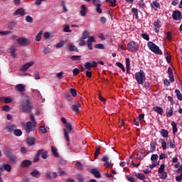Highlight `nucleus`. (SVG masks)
<instances>
[{"label": "nucleus", "mask_w": 182, "mask_h": 182, "mask_svg": "<svg viewBox=\"0 0 182 182\" xmlns=\"http://www.w3.org/2000/svg\"><path fill=\"white\" fill-rule=\"evenodd\" d=\"M61 122L65 124V129H63L64 132V138L65 140L68 142L70 141L69 134H70L73 132L72 124L70 123H68L65 117L61 118Z\"/></svg>", "instance_id": "obj_1"}, {"label": "nucleus", "mask_w": 182, "mask_h": 182, "mask_svg": "<svg viewBox=\"0 0 182 182\" xmlns=\"http://www.w3.org/2000/svg\"><path fill=\"white\" fill-rule=\"evenodd\" d=\"M32 107H33V105H32L31 98H29V97H25L21 105L22 111L26 113H29L31 110H32Z\"/></svg>", "instance_id": "obj_2"}, {"label": "nucleus", "mask_w": 182, "mask_h": 182, "mask_svg": "<svg viewBox=\"0 0 182 182\" xmlns=\"http://www.w3.org/2000/svg\"><path fill=\"white\" fill-rule=\"evenodd\" d=\"M30 119L31 122H28L26 124V132L29 134L31 132H33L36 127V121L35 120V117L31 114L30 115Z\"/></svg>", "instance_id": "obj_3"}, {"label": "nucleus", "mask_w": 182, "mask_h": 182, "mask_svg": "<svg viewBox=\"0 0 182 182\" xmlns=\"http://www.w3.org/2000/svg\"><path fill=\"white\" fill-rule=\"evenodd\" d=\"M147 46L151 52L156 53V55H163V51L160 50V47L156 45L154 43L149 41L147 43Z\"/></svg>", "instance_id": "obj_4"}, {"label": "nucleus", "mask_w": 182, "mask_h": 182, "mask_svg": "<svg viewBox=\"0 0 182 182\" xmlns=\"http://www.w3.org/2000/svg\"><path fill=\"white\" fill-rule=\"evenodd\" d=\"M135 80L139 85H143L146 82V75L144 71L140 70L135 73Z\"/></svg>", "instance_id": "obj_5"}, {"label": "nucleus", "mask_w": 182, "mask_h": 182, "mask_svg": "<svg viewBox=\"0 0 182 182\" xmlns=\"http://www.w3.org/2000/svg\"><path fill=\"white\" fill-rule=\"evenodd\" d=\"M4 154L7 159L11 161V163H16L18 161V159H16V156L11 153V149H6L4 151Z\"/></svg>", "instance_id": "obj_6"}, {"label": "nucleus", "mask_w": 182, "mask_h": 182, "mask_svg": "<svg viewBox=\"0 0 182 182\" xmlns=\"http://www.w3.org/2000/svg\"><path fill=\"white\" fill-rule=\"evenodd\" d=\"M166 166L164 164H161L158 170V174L159 178L162 180H166L167 178V172L164 171Z\"/></svg>", "instance_id": "obj_7"}, {"label": "nucleus", "mask_w": 182, "mask_h": 182, "mask_svg": "<svg viewBox=\"0 0 182 182\" xmlns=\"http://www.w3.org/2000/svg\"><path fill=\"white\" fill-rule=\"evenodd\" d=\"M128 50L129 52H137L139 50V44L134 41H131L127 45Z\"/></svg>", "instance_id": "obj_8"}, {"label": "nucleus", "mask_w": 182, "mask_h": 182, "mask_svg": "<svg viewBox=\"0 0 182 182\" xmlns=\"http://www.w3.org/2000/svg\"><path fill=\"white\" fill-rule=\"evenodd\" d=\"M16 42L18 45H21V46H28L30 43L29 40H28V38H25V37H20L17 38Z\"/></svg>", "instance_id": "obj_9"}, {"label": "nucleus", "mask_w": 182, "mask_h": 182, "mask_svg": "<svg viewBox=\"0 0 182 182\" xmlns=\"http://www.w3.org/2000/svg\"><path fill=\"white\" fill-rule=\"evenodd\" d=\"M93 42H96L95 37L92 36H88L87 40V45L90 50H93V46H92Z\"/></svg>", "instance_id": "obj_10"}, {"label": "nucleus", "mask_w": 182, "mask_h": 182, "mask_svg": "<svg viewBox=\"0 0 182 182\" xmlns=\"http://www.w3.org/2000/svg\"><path fill=\"white\" fill-rule=\"evenodd\" d=\"M15 129H16V127L12 123H7L5 125V130H6L7 133H13Z\"/></svg>", "instance_id": "obj_11"}, {"label": "nucleus", "mask_w": 182, "mask_h": 182, "mask_svg": "<svg viewBox=\"0 0 182 182\" xmlns=\"http://www.w3.org/2000/svg\"><path fill=\"white\" fill-rule=\"evenodd\" d=\"M154 28L155 33L160 32V28H161V21L159 19L154 22Z\"/></svg>", "instance_id": "obj_12"}, {"label": "nucleus", "mask_w": 182, "mask_h": 182, "mask_svg": "<svg viewBox=\"0 0 182 182\" xmlns=\"http://www.w3.org/2000/svg\"><path fill=\"white\" fill-rule=\"evenodd\" d=\"M88 171L91 173V174H93L96 178H100L102 177V174H100V171H99L97 168H92L91 171L88 169Z\"/></svg>", "instance_id": "obj_13"}, {"label": "nucleus", "mask_w": 182, "mask_h": 182, "mask_svg": "<svg viewBox=\"0 0 182 182\" xmlns=\"http://www.w3.org/2000/svg\"><path fill=\"white\" fill-rule=\"evenodd\" d=\"M172 18L174 21H180L181 19V11H175L172 14Z\"/></svg>", "instance_id": "obj_14"}, {"label": "nucleus", "mask_w": 182, "mask_h": 182, "mask_svg": "<svg viewBox=\"0 0 182 182\" xmlns=\"http://www.w3.org/2000/svg\"><path fill=\"white\" fill-rule=\"evenodd\" d=\"M25 88L26 86L23 84H18L14 87L15 90H16L17 92H20L21 93H23L26 90Z\"/></svg>", "instance_id": "obj_15"}, {"label": "nucleus", "mask_w": 182, "mask_h": 182, "mask_svg": "<svg viewBox=\"0 0 182 182\" xmlns=\"http://www.w3.org/2000/svg\"><path fill=\"white\" fill-rule=\"evenodd\" d=\"M0 102H4V103L9 104L14 102V97H1Z\"/></svg>", "instance_id": "obj_16"}, {"label": "nucleus", "mask_w": 182, "mask_h": 182, "mask_svg": "<svg viewBox=\"0 0 182 182\" xmlns=\"http://www.w3.org/2000/svg\"><path fill=\"white\" fill-rule=\"evenodd\" d=\"M86 14H87V8L85 4L80 6V16H86Z\"/></svg>", "instance_id": "obj_17"}, {"label": "nucleus", "mask_w": 182, "mask_h": 182, "mask_svg": "<svg viewBox=\"0 0 182 182\" xmlns=\"http://www.w3.org/2000/svg\"><path fill=\"white\" fill-rule=\"evenodd\" d=\"M15 16L20 15V16H24L25 15V9L23 8H20L18 9L15 12H14Z\"/></svg>", "instance_id": "obj_18"}, {"label": "nucleus", "mask_w": 182, "mask_h": 182, "mask_svg": "<svg viewBox=\"0 0 182 182\" xmlns=\"http://www.w3.org/2000/svg\"><path fill=\"white\" fill-rule=\"evenodd\" d=\"M134 177L139 178V180H141L142 181H144V180H146V176H144V173L134 172Z\"/></svg>", "instance_id": "obj_19"}, {"label": "nucleus", "mask_w": 182, "mask_h": 182, "mask_svg": "<svg viewBox=\"0 0 182 182\" xmlns=\"http://www.w3.org/2000/svg\"><path fill=\"white\" fill-rule=\"evenodd\" d=\"M26 143H27L28 146L35 145V138L31 137V136H27Z\"/></svg>", "instance_id": "obj_20"}, {"label": "nucleus", "mask_w": 182, "mask_h": 182, "mask_svg": "<svg viewBox=\"0 0 182 182\" xmlns=\"http://www.w3.org/2000/svg\"><path fill=\"white\" fill-rule=\"evenodd\" d=\"M0 170L1 171H2L3 170H6V171H11V170H12V167H11V165L8 164H4L2 166L0 167Z\"/></svg>", "instance_id": "obj_21"}, {"label": "nucleus", "mask_w": 182, "mask_h": 182, "mask_svg": "<svg viewBox=\"0 0 182 182\" xmlns=\"http://www.w3.org/2000/svg\"><path fill=\"white\" fill-rule=\"evenodd\" d=\"M43 151V149H40L38 151L37 154H36L35 157L33 159V163H38V161H39V156H41Z\"/></svg>", "instance_id": "obj_22"}, {"label": "nucleus", "mask_w": 182, "mask_h": 182, "mask_svg": "<svg viewBox=\"0 0 182 182\" xmlns=\"http://www.w3.org/2000/svg\"><path fill=\"white\" fill-rule=\"evenodd\" d=\"M31 164H32V161H31L30 160H24L21 163V167H29Z\"/></svg>", "instance_id": "obj_23"}, {"label": "nucleus", "mask_w": 182, "mask_h": 182, "mask_svg": "<svg viewBox=\"0 0 182 182\" xmlns=\"http://www.w3.org/2000/svg\"><path fill=\"white\" fill-rule=\"evenodd\" d=\"M33 61L28 62L22 66L21 70H28V69H29V68H31V66H33Z\"/></svg>", "instance_id": "obj_24"}, {"label": "nucleus", "mask_w": 182, "mask_h": 182, "mask_svg": "<svg viewBox=\"0 0 182 182\" xmlns=\"http://www.w3.org/2000/svg\"><path fill=\"white\" fill-rule=\"evenodd\" d=\"M151 6L154 11H157V9L160 8V3L157 1H154L151 4Z\"/></svg>", "instance_id": "obj_25"}, {"label": "nucleus", "mask_w": 182, "mask_h": 182, "mask_svg": "<svg viewBox=\"0 0 182 182\" xmlns=\"http://www.w3.org/2000/svg\"><path fill=\"white\" fill-rule=\"evenodd\" d=\"M173 107H169L168 108L166 109V116L167 117H171L173 116Z\"/></svg>", "instance_id": "obj_26"}, {"label": "nucleus", "mask_w": 182, "mask_h": 182, "mask_svg": "<svg viewBox=\"0 0 182 182\" xmlns=\"http://www.w3.org/2000/svg\"><path fill=\"white\" fill-rule=\"evenodd\" d=\"M153 111L156 112V113H158L159 114H163V112H164L163 110V108L160 107H154L153 108Z\"/></svg>", "instance_id": "obj_27"}, {"label": "nucleus", "mask_w": 182, "mask_h": 182, "mask_svg": "<svg viewBox=\"0 0 182 182\" xmlns=\"http://www.w3.org/2000/svg\"><path fill=\"white\" fill-rule=\"evenodd\" d=\"M159 143H161L163 150H166L167 149V142H166L164 139H159Z\"/></svg>", "instance_id": "obj_28"}, {"label": "nucleus", "mask_w": 182, "mask_h": 182, "mask_svg": "<svg viewBox=\"0 0 182 182\" xmlns=\"http://www.w3.org/2000/svg\"><path fill=\"white\" fill-rule=\"evenodd\" d=\"M160 133L161 136H162V137H164V139H167V137H168V131H167L166 129H161Z\"/></svg>", "instance_id": "obj_29"}, {"label": "nucleus", "mask_w": 182, "mask_h": 182, "mask_svg": "<svg viewBox=\"0 0 182 182\" xmlns=\"http://www.w3.org/2000/svg\"><path fill=\"white\" fill-rule=\"evenodd\" d=\"M63 32H65L67 33H70L72 32V30H70V27L69 26V25H64L63 26Z\"/></svg>", "instance_id": "obj_30"}, {"label": "nucleus", "mask_w": 182, "mask_h": 182, "mask_svg": "<svg viewBox=\"0 0 182 182\" xmlns=\"http://www.w3.org/2000/svg\"><path fill=\"white\" fill-rule=\"evenodd\" d=\"M175 93L176 95L177 99H178V100H182V94L180 90H176Z\"/></svg>", "instance_id": "obj_31"}, {"label": "nucleus", "mask_w": 182, "mask_h": 182, "mask_svg": "<svg viewBox=\"0 0 182 182\" xmlns=\"http://www.w3.org/2000/svg\"><path fill=\"white\" fill-rule=\"evenodd\" d=\"M9 52H10L11 55H13V58H16V54H15V53L16 52V48H15V47L12 46L9 49Z\"/></svg>", "instance_id": "obj_32"}, {"label": "nucleus", "mask_w": 182, "mask_h": 182, "mask_svg": "<svg viewBox=\"0 0 182 182\" xmlns=\"http://www.w3.org/2000/svg\"><path fill=\"white\" fill-rule=\"evenodd\" d=\"M51 151L54 157H59V154L58 153V150L55 147L51 146Z\"/></svg>", "instance_id": "obj_33"}, {"label": "nucleus", "mask_w": 182, "mask_h": 182, "mask_svg": "<svg viewBox=\"0 0 182 182\" xmlns=\"http://www.w3.org/2000/svg\"><path fill=\"white\" fill-rule=\"evenodd\" d=\"M171 126L173 127V134H176V133H177V132H178L177 124H176V122H172Z\"/></svg>", "instance_id": "obj_34"}, {"label": "nucleus", "mask_w": 182, "mask_h": 182, "mask_svg": "<svg viewBox=\"0 0 182 182\" xmlns=\"http://www.w3.org/2000/svg\"><path fill=\"white\" fill-rule=\"evenodd\" d=\"M31 176H33V177H41V172H39V171L38 170H35L33 172L31 173Z\"/></svg>", "instance_id": "obj_35"}, {"label": "nucleus", "mask_w": 182, "mask_h": 182, "mask_svg": "<svg viewBox=\"0 0 182 182\" xmlns=\"http://www.w3.org/2000/svg\"><path fill=\"white\" fill-rule=\"evenodd\" d=\"M75 168H77V170H83V165H82V163L80 161H77L75 164Z\"/></svg>", "instance_id": "obj_36"}, {"label": "nucleus", "mask_w": 182, "mask_h": 182, "mask_svg": "<svg viewBox=\"0 0 182 182\" xmlns=\"http://www.w3.org/2000/svg\"><path fill=\"white\" fill-rule=\"evenodd\" d=\"M85 69H87V70H90L92 68H93V65L90 62H87L85 63Z\"/></svg>", "instance_id": "obj_37"}, {"label": "nucleus", "mask_w": 182, "mask_h": 182, "mask_svg": "<svg viewBox=\"0 0 182 182\" xmlns=\"http://www.w3.org/2000/svg\"><path fill=\"white\" fill-rule=\"evenodd\" d=\"M14 136L19 137L22 134V131L21 129H14Z\"/></svg>", "instance_id": "obj_38"}, {"label": "nucleus", "mask_w": 182, "mask_h": 182, "mask_svg": "<svg viewBox=\"0 0 182 182\" xmlns=\"http://www.w3.org/2000/svg\"><path fill=\"white\" fill-rule=\"evenodd\" d=\"M90 33L87 32V31H84L82 33V39H87L89 38Z\"/></svg>", "instance_id": "obj_39"}, {"label": "nucleus", "mask_w": 182, "mask_h": 182, "mask_svg": "<svg viewBox=\"0 0 182 182\" xmlns=\"http://www.w3.org/2000/svg\"><path fill=\"white\" fill-rule=\"evenodd\" d=\"M132 12L136 18V19H139V10L136 8L132 9Z\"/></svg>", "instance_id": "obj_40"}, {"label": "nucleus", "mask_w": 182, "mask_h": 182, "mask_svg": "<svg viewBox=\"0 0 182 182\" xmlns=\"http://www.w3.org/2000/svg\"><path fill=\"white\" fill-rule=\"evenodd\" d=\"M168 144H169V146L171 147V149H174V147H176L174 139L169 140V141L168 142Z\"/></svg>", "instance_id": "obj_41"}, {"label": "nucleus", "mask_w": 182, "mask_h": 182, "mask_svg": "<svg viewBox=\"0 0 182 182\" xmlns=\"http://www.w3.org/2000/svg\"><path fill=\"white\" fill-rule=\"evenodd\" d=\"M69 48V50H71V51H75V52H79V49H77L75 46L73 45H70L68 46Z\"/></svg>", "instance_id": "obj_42"}, {"label": "nucleus", "mask_w": 182, "mask_h": 182, "mask_svg": "<svg viewBox=\"0 0 182 182\" xmlns=\"http://www.w3.org/2000/svg\"><path fill=\"white\" fill-rule=\"evenodd\" d=\"M102 6H95V11H96V12L97 13V14H99L100 15L101 14H102V12H103V10H102Z\"/></svg>", "instance_id": "obj_43"}, {"label": "nucleus", "mask_w": 182, "mask_h": 182, "mask_svg": "<svg viewBox=\"0 0 182 182\" xmlns=\"http://www.w3.org/2000/svg\"><path fill=\"white\" fill-rule=\"evenodd\" d=\"M92 4H93L94 6H95V7L102 6L100 0H93Z\"/></svg>", "instance_id": "obj_44"}, {"label": "nucleus", "mask_w": 182, "mask_h": 182, "mask_svg": "<svg viewBox=\"0 0 182 182\" xmlns=\"http://www.w3.org/2000/svg\"><path fill=\"white\" fill-rule=\"evenodd\" d=\"M126 66H127V72H129V70H130V58L126 59Z\"/></svg>", "instance_id": "obj_45"}, {"label": "nucleus", "mask_w": 182, "mask_h": 182, "mask_svg": "<svg viewBox=\"0 0 182 182\" xmlns=\"http://www.w3.org/2000/svg\"><path fill=\"white\" fill-rule=\"evenodd\" d=\"M151 161H157L159 160V155L157 154H152L151 156Z\"/></svg>", "instance_id": "obj_46"}, {"label": "nucleus", "mask_w": 182, "mask_h": 182, "mask_svg": "<svg viewBox=\"0 0 182 182\" xmlns=\"http://www.w3.org/2000/svg\"><path fill=\"white\" fill-rule=\"evenodd\" d=\"M63 45H65V42L64 41H60L55 46L56 49H59V48H62V46H63Z\"/></svg>", "instance_id": "obj_47"}, {"label": "nucleus", "mask_w": 182, "mask_h": 182, "mask_svg": "<svg viewBox=\"0 0 182 182\" xmlns=\"http://www.w3.org/2000/svg\"><path fill=\"white\" fill-rule=\"evenodd\" d=\"M41 39H42V31H40L36 37V41H37V42H39Z\"/></svg>", "instance_id": "obj_48"}, {"label": "nucleus", "mask_w": 182, "mask_h": 182, "mask_svg": "<svg viewBox=\"0 0 182 182\" xmlns=\"http://www.w3.org/2000/svg\"><path fill=\"white\" fill-rule=\"evenodd\" d=\"M150 146H151V153H153L154 151H156V144H154V142H151Z\"/></svg>", "instance_id": "obj_49"}, {"label": "nucleus", "mask_w": 182, "mask_h": 182, "mask_svg": "<svg viewBox=\"0 0 182 182\" xmlns=\"http://www.w3.org/2000/svg\"><path fill=\"white\" fill-rule=\"evenodd\" d=\"M76 178L78 182H83V176H82V174L77 175Z\"/></svg>", "instance_id": "obj_50"}, {"label": "nucleus", "mask_w": 182, "mask_h": 182, "mask_svg": "<svg viewBox=\"0 0 182 182\" xmlns=\"http://www.w3.org/2000/svg\"><path fill=\"white\" fill-rule=\"evenodd\" d=\"M95 49H105V46L102 43H99L95 46Z\"/></svg>", "instance_id": "obj_51"}, {"label": "nucleus", "mask_w": 182, "mask_h": 182, "mask_svg": "<svg viewBox=\"0 0 182 182\" xmlns=\"http://www.w3.org/2000/svg\"><path fill=\"white\" fill-rule=\"evenodd\" d=\"M73 73L74 76H76L79 75V73H80V70H79L78 68H75L73 70Z\"/></svg>", "instance_id": "obj_52"}, {"label": "nucleus", "mask_w": 182, "mask_h": 182, "mask_svg": "<svg viewBox=\"0 0 182 182\" xmlns=\"http://www.w3.org/2000/svg\"><path fill=\"white\" fill-rule=\"evenodd\" d=\"M80 58H82V56H80V55H73V56H71L72 60H80Z\"/></svg>", "instance_id": "obj_53"}, {"label": "nucleus", "mask_w": 182, "mask_h": 182, "mask_svg": "<svg viewBox=\"0 0 182 182\" xmlns=\"http://www.w3.org/2000/svg\"><path fill=\"white\" fill-rule=\"evenodd\" d=\"M39 132L42 134H45V133H46V128H45V127H41L39 129Z\"/></svg>", "instance_id": "obj_54"}, {"label": "nucleus", "mask_w": 182, "mask_h": 182, "mask_svg": "<svg viewBox=\"0 0 182 182\" xmlns=\"http://www.w3.org/2000/svg\"><path fill=\"white\" fill-rule=\"evenodd\" d=\"M116 2H117V1L116 0H112L111 1H109V6H112V8H114V6H116Z\"/></svg>", "instance_id": "obj_55"}, {"label": "nucleus", "mask_w": 182, "mask_h": 182, "mask_svg": "<svg viewBox=\"0 0 182 182\" xmlns=\"http://www.w3.org/2000/svg\"><path fill=\"white\" fill-rule=\"evenodd\" d=\"M11 109V107H9V105H5L2 107V110H4V112H9Z\"/></svg>", "instance_id": "obj_56"}, {"label": "nucleus", "mask_w": 182, "mask_h": 182, "mask_svg": "<svg viewBox=\"0 0 182 182\" xmlns=\"http://www.w3.org/2000/svg\"><path fill=\"white\" fill-rule=\"evenodd\" d=\"M86 45V41H85V39L80 38L79 46H85Z\"/></svg>", "instance_id": "obj_57"}, {"label": "nucleus", "mask_w": 182, "mask_h": 182, "mask_svg": "<svg viewBox=\"0 0 182 182\" xmlns=\"http://www.w3.org/2000/svg\"><path fill=\"white\" fill-rule=\"evenodd\" d=\"M72 109H73V112H79V105H73Z\"/></svg>", "instance_id": "obj_58"}, {"label": "nucleus", "mask_w": 182, "mask_h": 182, "mask_svg": "<svg viewBox=\"0 0 182 182\" xmlns=\"http://www.w3.org/2000/svg\"><path fill=\"white\" fill-rule=\"evenodd\" d=\"M26 22L32 23L33 21V18L31 16H27L26 17Z\"/></svg>", "instance_id": "obj_59"}, {"label": "nucleus", "mask_w": 182, "mask_h": 182, "mask_svg": "<svg viewBox=\"0 0 182 182\" xmlns=\"http://www.w3.org/2000/svg\"><path fill=\"white\" fill-rule=\"evenodd\" d=\"M142 38L145 39V41H150V37L149 36V34L147 33H143Z\"/></svg>", "instance_id": "obj_60"}, {"label": "nucleus", "mask_w": 182, "mask_h": 182, "mask_svg": "<svg viewBox=\"0 0 182 182\" xmlns=\"http://www.w3.org/2000/svg\"><path fill=\"white\" fill-rule=\"evenodd\" d=\"M70 93H71L72 96H73L74 97H75V96H76V95H77L76 90H75L73 88L70 89Z\"/></svg>", "instance_id": "obj_61"}, {"label": "nucleus", "mask_w": 182, "mask_h": 182, "mask_svg": "<svg viewBox=\"0 0 182 182\" xmlns=\"http://www.w3.org/2000/svg\"><path fill=\"white\" fill-rule=\"evenodd\" d=\"M9 33H11V31H0V35H1V36L9 35Z\"/></svg>", "instance_id": "obj_62"}, {"label": "nucleus", "mask_w": 182, "mask_h": 182, "mask_svg": "<svg viewBox=\"0 0 182 182\" xmlns=\"http://www.w3.org/2000/svg\"><path fill=\"white\" fill-rule=\"evenodd\" d=\"M56 77H58V79H62V77H63V72L57 73Z\"/></svg>", "instance_id": "obj_63"}, {"label": "nucleus", "mask_w": 182, "mask_h": 182, "mask_svg": "<svg viewBox=\"0 0 182 182\" xmlns=\"http://www.w3.org/2000/svg\"><path fill=\"white\" fill-rule=\"evenodd\" d=\"M166 38L168 39V41H171V33L170 32L167 33Z\"/></svg>", "instance_id": "obj_64"}]
</instances>
